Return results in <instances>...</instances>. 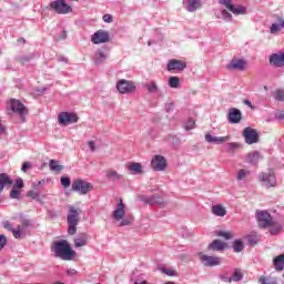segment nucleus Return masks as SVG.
<instances>
[{
  "mask_svg": "<svg viewBox=\"0 0 284 284\" xmlns=\"http://www.w3.org/2000/svg\"><path fill=\"white\" fill-rule=\"evenodd\" d=\"M51 252H53L57 258L62 261H72L77 256V252L70 246V242L67 240L55 241L51 245Z\"/></svg>",
  "mask_w": 284,
  "mask_h": 284,
  "instance_id": "f257e3e1",
  "label": "nucleus"
},
{
  "mask_svg": "<svg viewBox=\"0 0 284 284\" xmlns=\"http://www.w3.org/2000/svg\"><path fill=\"white\" fill-rule=\"evenodd\" d=\"M81 211L75 209L74 206H70L69 213L67 215V223H68V234L69 236H74L77 234V225L81 221Z\"/></svg>",
  "mask_w": 284,
  "mask_h": 284,
  "instance_id": "f03ea898",
  "label": "nucleus"
},
{
  "mask_svg": "<svg viewBox=\"0 0 284 284\" xmlns=\"http://www.w3.org/2000/svg\"><path fill=\"white\" fill-rule=\"evenodd\" d=\"M196 256L204 267H216L223 263V258L220 256L205 255L201 252Z\"/></svg>",
  "mask_w": 284,
  "mask_h": 284,
  "instance_id": "7ed1b4c3",
  "label": "nucleus"
},
{
  "mask_svg": "<svg viewBox=\"0 0 284 284\" xmlns=\"http://www.w3.org/2000/svg\"><path fill=\"white\" fill-rule=\"evenodd\" d=\"M92 184L85 180L77 179L72 182L73 192L78 194L85 195L88 192L92 191Z\"/></svg>",
  "mask_w": 284,
  "mask_h": 284,
  "instance_id": "20e7f679",
  "label": "nucleus"
},
{
  "mask_svg": "<svg viewBox=\"0 0 284 284\" xmlns=\"http://www.w3.org/2000/svg\"><path fill=\"white\" fill-rule=\"evenodd\" d=\"M258 179L264 187H276V175L274 171L262 172L258 174Z\"/></svg>",
  "mask_w": 284,
  "mask_h": 284,
  "instance_id": "39448f33",
  "label": "nucleus"
},
{
  "mask_svg": "<svg viewBox=\"0 0 284 284\" xmlns=\"http://www.w3.org/2000/svg\"><path fill=\"white\" fill-rule=\"evenodd\" d=\"M50 8L58 14H70V12H72V7L65 3V0H55L51 2Z\"/></svg>",
  "mask_w": 284,
  "mask_h": 284,
  "instance_id": "423d86ee",
  "label": "nucleus"
},
{
  "mask_svg": "<svg viewBox=\"0 0 284 284\" xmlns=\"http://www.w3.org/2000/svg\"><path fill=\"white\" fill-rule=\"evenodd\" d=\"M10 108L12 112H16V114H19L23 122H26V115L28 114V108L21 103V101L17 99L10 100Z\"/></svg>",
  "mask_w": 284,
  "mask_h": 284,
  "instance_id": "0eeeda50",
  "label": "nucleus"
},
{
  "mask_svg": "<svg viewBox=\"0 0 284 284\" xmlns=\"http://www.w3.org/2000/svg\"><path fill=\"white\" fill-rule=\"evenodd\" d=\"M257 225L265 230V227H271L272 225V215L267 211H257Z\"/></svg>",
  "mask_w": 284,
  "mask_h": 284,
  "instance_id": "6e6552de",
  "label": "nucleus"
},
{
  "mask_svg": "<svg viewBox=\"0 0 284 284\" xmlns=\"http://www.w3.org/2000/svg\"><path fill=\"white\" fill-rule=\"evenodd\" d=\"M116 90L120 92V94H130L136 90V85L132 81L120 80L116 83Z\"/></svg>",
  "mask_w": 284,
  "mask_h": 284,
  "instance_id": "1a4fd4ad",
  "label": "nucleus"
},
{
  "mask_svg": "<svg viewBox=\"0 0 284 284\" xmlns=\"http://www.w3.org/2000/svg\"><path fill=\"white\" fill-rule=\"evenodd\" d=\"M91 41L92 43H94V45H99L101 43H109L110 32L104 30H98L97 32H94V34H92Z\"/></svg>",
  "mask_w": 284,
  "mask_h": 284,
  "instance_id": "9d476101",
  "label": "nucleus"
},
{
  "mask_svg": "<svg viewBox=\"0 0 284 284\" xmlns=\"http://www.w3.org/2000/svg\"><path fill=\"white\" fill-rule=\"evenodd\" d=\"M243 136L247 145H254V143H258V132H256L255 129L250 126L245 128L243 131Z\"/></svg>",
  "mask_w": 284,
  "mask_h": 284,
  "instance_id": "9b49d317",
  "label": "nucleus"
},
{
  "mask_svg": "<svg viewBox=\"0 0 284 284\" xmlns=\"http://www.w3.org/2000/svg\"><path fill=\"white\" fill-rule=\"evenodd\" d=\"M151 168L154 172H163L168 168V160L163 155H154L151 161Z\"/></svg>",
  "mask_w": 284,
  "mask_h": 284,
  "instance_id": "f8f14e48",
  "label": "nucleus"
},
{
  "mask_svg": "<svg viewBox=\"0 0 284 284\" xmlns=\"http://www.w3.org/2000/svg\"><path fill=\"white\" fill-rule=\"evenodd\" d=\"M187 68V63L183 60L172 59L166 64L169 72H183Z\"/></svg>",
  "mask_w": 284,
  "mask_h": 284,
  "instance_id": "ddd939ff",
  "label": "nucleus"
},
{
  "mask_svg": "<svg viewBox=\"0 0 284 284\" xmlns=\"http://www.w3.org/2000/svg\"><path fill=\"white\" fill-rule=\"evenodd\" d=\"M77 121H79V118L74 113L61 112L58 115V123H60V125H70L77 123Z\"/></svg>",
  "mask_w": 284,
  "mask_h": 284,
  "instance_id": "4468645a",
  "label": "nucleus"
},
{
  "mask_svg": "<svg viewBox=\"0 0 284 284\" xmlns=\"http://www.w3.org/2000/svg\"><path fill=\"white\" fill-rule=\"evenodd\" d=\"M220 3L221 6H225V8L230 10V12H232L233 14H245V7H235L234 4H232V0H220Z\"/></svg>",
  "mask_w": 284,
  "mask_h": 284,
  "instance_id": "2eb2a0df",
  "label": "nucleus"
},
{
  "mask_svg": "<svg viewBox=\"0 0 284 284\" xmlns=\"http://www.w3.org/2000/svg\"><path fill=\"white\" fill-rule=\"evenodd\" d=\"M141 201L146 203V205H159L160 207H165V202H163V197H161V195H152L150 197L142 196Z\"/></svg>",
  "mask_w": 284,
  "mask_h": 284,
  "instance_id": "dca6fc26",
  "label": "nucleus"
},
{
  "mask_svg": "<svg viewBox=\"0 0 284 284\" xmlns=\"http://www.w3.org/2000/svg\"><path fill=\"white\" fill-rule=\"evenodd\" d=\"M243 118V114L241 113V110L236 108H232L229 110L227 120L229 123L232 125H236V123H241V119Z\"/></svg>",
  "mask_w": 284,
  "mask_h": 284,
  "instance_id": "f3484780",
  "label": "nucleus"
},
{
  "mask_svg": "<svg viewBox=\"0 0 284 284\" xmlns=\"http://www.w3.org/2000/svg\"><path fill=\"white\" fill-rule=\"evenodd\" d=\"M114 221H121L123 216H125V204H123V200H119L115 210L112 213Z\"/></svg>",
  "mask_w": 284,
  "mask_h": 284,
  "instance_id": "a211bd4d",
  "label": "nucleus"
},
{
  "mask_svg": "<svg viewBox=\"0 0 284 284\" xmlns=\"http://www.w3.org/2000/svg\"><path fill=\"white\" fill-rule=\"evenodd\" d=\"M245 65H247V62L243 59H234L231 60V62L227 64V70H245Z\"/></svg>",
  "mask_w": 284,
  "mask_h": 284,
  "instance_id": "6ab92c4d",
  "label": "nucleus"
},
{
  "mask_svg": "<svg viewBox=\"0 0 284 284\" xmlns=\"http://www.w3.org/2000/svg\"><path fill=\"white\" fill-rule=\"evenodd\" d=\"M270 63H271V65H274L275 68H283V65H284V53H273L270 57Z\"/></svg>",
  "mask_w": 284,
  "mask_h": 284,
  "instance_id": "aec40b11",
  "label": "nucleus"
},
{
  "mask_svg": "<svg viewBox=\"0 0 284 284\" xmlns=\"http://www.w3.org/2000/svg\"><path fill=\"white\" fill-rule=\"evenodd\" d=\"M205 141L207 143H215V144H221V143H227L230 141V135L225 136H213L212 134H205Z\"/></svg>",
  "mask_w": 284,
  "mask_h": 284,
  "instance_id": "412c9836",
  "label": "nucleus"
},
{
  "mask_svg": "<svg viewBox=\"0 0 284 284\" xmlns=\"http://www.w3.org/2000/svg\"><path fill=\"white\" fill-rule=\"evenodd\" d=\"M28 227H30L29 222H24L22 225H18L13 231V236L16 239H22V236H26V232L28 231Z\"/></svg>",
  "mask_w": 284,
  "mask_h": 284,
  "instance_id": "4be33fe9",
  "label": "nucleus"
},
{
  "mask_svg": "<svg viewBox=\"0 0 284 284\" xmlns=\"http://www.w3.org/2000/svg\"><path fill=\"white\" fill-rule=\"evenodd\" d=\"M226 247L227 243H224L221 240H214L209 244V250H212V252H223V250H226Z\"/></svg>",
  "mask_w": 284,
  "mask_h": 284,
  "instance_id": "5701e85b",
  "label": "nucleus"
},
{
  "mask_svg": "<svg viewBox=\"0 0 284 284\" xmlns=\"http://www.w3.org/2000/svg\"><path fill=\"white\" fill-rule=\"evenodd\" d=\"M261 159H263L261 152L254 151L252 153H247L246 163H250V165H256Z\"/></svg>",
  "mask_w": 284,
  "mask_h": 284,
  "instance_id": "b1692460",
  "label": "nucleus"
},
{
  "mask_svg": "<svg viewBox=\"0 0 284 284\" xmlns=\"http://www.w3.org/2000/svg\"><path fill=\"white\" fill-rule=\"evenodd\" d=\"M89 236L85 233H81L74 239V247H85L88 245Z\"/></svg>",
  "mask_w": 284,
  "mask_h": 284,
  "instance_id": "393cba45",
  "label": "nucleus"
},
{
  "mask_svg": "<svg viewBox=\"0 0 284 284\" xmlns=\"http://www.w3.org/2000/svg\"><path fill=\"white\" fill-rule=\"evenodd\" d=\"M202 8L201 0H187L186 2V10L187 12H196Z\"/></svg>",
  "mask_w": 284,
  "mask_h": 284,
  "instance_id": "a878e982",
  "label": "nucleus"
},
{
  "mask_svg": "<svg viewBox=\"0 0 284 284\" xmlns=\"http://www.w3.org/2000/svg\"><path fill=\"white\" fill-rule=\"evenodd\" d=\"M144 88L149 94H156V92H159V83H156L154 80L146 82Z\"/></svg>",
  "mask_w": 284,
  "mask_h": 284,
  "instance_id": "bb28decb",
  "label": "nucleus"
},
{
  "mask_svg": "<svg viewBox=\"0 0 284 284\" xmlns=\"http://www.w3.org/2000/svg\"><path fill=\"white\" fill-rule=\"evenodd\" d=\"M14 181L10 180L8 174L1 173L0 174V192H3L6 185H12Z\"/></svg>",
  "mask_w": 284,
  "mask_h": 284,
  "instance_id": "cd10ccee",
  "label": "nucleus"
},
{
  "mask_svg": "<svg viewBox=\"0 0 284 284\" xmlns=\"http://www.w3.org/2000/svg\"><path fill=\"white\" fill-rule=\"evenodd\" d=\"M215 17H216V19H223V21H226L227 23H230V21H232V13H230L225 9L216 11Z\"/></svg>",
  "mask_w": 284,
  "mask_h": 284,
  "instance_id": "c85d7f7f",
  "label": "nucleus"
},
{
  "mask_svg": "<svg viewBox=\"0 0 284 284\" xmlns=\"http://www.w3.org/2000/svg\"><path fill=\"white\" fill-rule=\"evenodd\" d=\"M273 265H274V267L277 272H283V270H284V254H281V255L276 256L273 260Z\"/></svg>",
  "mask_w": 284,
  "mask_h": 284,
  "instance_id": "c756f323",
  "label": "nucleus"
},
{
  "mask_svg": "<svg viewBox=\"0 0 284 284\" xmlns=\"http://www.w3.org/2000/svg\"><path fill=\"white\" fill-rule=\"evenodd\" d=\"M281 28H284V20L283 18L277 19V23H273L270 28L271 34H278L281 32Z\"/></svg>",
  "mask_w": 284,
  "mask_h": 284,
  "instance_id": "7c9ffc66",
  "label": "nucleus"
},
{
  "mask_svg": "<svg viewBox=\"0 0 284 284\" xmlns=\"http://www.w3.org/2000/svg\"><path fill=\"white\" fill-rule=\"evenodd\" d=\"M212 213H213L215 216H225V214H227V210H225V209L223 207V205L216 204V205H213V207H212Z\"/></svg>",
  "mask_w": 284,
  "mask_h": 284,
  "instance_id": "2f4dec72",
  "label": "nucleus"
},
{
  "mask_svg": "<svg viewBox=\"0 0 284 284\" xmlns=\"http://www.w3.org/2000/svg\"><path fill=\"white\" fill-rule=\"evenodd\" d=\"M248 244H251L253 247L254 245H258L261 241V235H258L256 232H253L246 236Z\"/></svg>",
  "mask_w": 284,
  "mask_h": 284,
  "instance_id": "473e14b6",
  "label": "nucleus"
},
{
  "mask_svg": "<svg viewBox=\"0 0 284 284\" xmlns=\"http://www.w3.org/2000/svg\"><path fill=\"white\" fill-rule=\"evenodd\" d=\"M105 59H108V54H105V52L98 50L95 52V57H94V61L97 65H101V63H103V61H105Z\"/></svg>",
  "mask_w": 284,
  "mask_h": 284,
  "instance_id": "72a5a7b5",
  "label": "nucleus"
},
{
  "mask_svg": "<svg viewBox=\"0 0 284 284\" xmlns=\"http://www.w3.org/2000/svg\"><path fill=\"white\" fill-rule=\"evenodd\" d=\"M169 88L174 90L181 88V79L179 77H170L168 82Z\"/></svg>",
  "mask_w": 284,
  "mask_h": 284,
  "instance_id": "f704fd0d",
  "label": "nucleus"
},
{
  "mask_svg": "<svg viewBox=\"0 0 284 284\" xmlns=\"http://www.w3.org/2000/svg\"><path fill=\"white\" fill-rule=\"evenodd\" d=\"M129 170L133 173V174H143V166L141 165V163L138 162H133L129 165Z\"/></svg>",
  "mask_w": 284,
  "mask_h": 284,
  "instance_id": "c9c22d12",
  "label": "nucleus"
},
{
  "mask_svg": "<svg viewBox=\"0 0 284 284\" xmlns=\"http://www.w3.org/2000/svg\"><path fill=\"white\" fill-rule=\"evenodd\" d=\"M250 174H252V171L247 169H241L237 171L236 181H245Z\"/></svg>",
  "mask_w": 284,
  "mask_h": 284,
  "instance_id": "e433bc0d",
  "label": "nucleus"
},
{
  "mask_svg": "<svg viewBox=\"0 0 284 284\" xmlns=\"http://www.w3.org/2000/svg\"><path fill=\"white\" fill-rule=\"evenodd\" d=\"M233 250L236 254L243 252V250H245V244H243V240H235L233 242Z\"/></svg>",
  "mask_w": 284,
  "mask_h": 284,
  "instance_id": "4c0bfd02",
  "label": "nucleus"
},
{
  "mask_svg": "<svg viewBox=\"0 0 284 284\" xmlns=\"http://www.w3.org/2000/svg\"><path fill=\"white\" fill-rule=\"evenodd\" d=\"M232 283H239L240 281H243V272H241L240 268H235L233 272V275L231 276Z\"/></svg>",
  "mask_w": 284,
  "mask_h": 284,
  "instance_id": "58836bf2",
  "label": "nucleus"
},
{
  "mask_svg": "<svg viewBox=\"0 0 284 284\" xmlns=\"http://www.w3.org/2000/svg\"><path fill=\"white\" fill-rule=\"evenodd\" d=\"M49 168L52 170V172H61V170H63V165H60L59 161L57 160H50Z\"/></svg>",
  "mask_w": 284,
  "mask_h": 284,
  "instance_id": "ea45409f",
  "label": "nucleus"
},
{
  "mask_svg": "<svg viewBox=\"0 0 284 284\" xmlns=\"http://www.w3.org/2000/svg\"><path fill=\"white\" fill-rule=\"evenodd\" d=\"M216 236H221L225 239V241H232V239H234V234L230 231H217Z\"/></svg>",
  "mask_w": 284,
  "mask_h": 284,
  "instance_id": "a19ab883",
  "label": "nucleus"
},
{
  "mask_svg": "<svg viewBox=\"0 0 284 284\" xmlns=\"http://www.w3.org/2000/svg\"><path fill=\"white\" fill-rule=\"evenodd\" d=\"M106 176L108 179H110L111 181H119L120 179H122V175L119 174V172L114 171V170H109L106 171Z\"/></svg>",
  "mask_w": 284,
  "mask_h": 284,
  "instance_id": "79ce46f5",
  "label": "nucleus"
},
{
  "mask_svg": "<svg viewBox=\"0 0 284 284\" xmlns=\"http://www.w3.org/2000/svg\"><path fill=\"white\" fill-rule=\"evenodd\" d=\"M27 196H29V199H33V201L41 202V194L39 193V190L29 191Z\"/></svg>",
  "mask_w": 284,
  "mask_h": 284,
  "instance_id": "37998d69",
  "label": "nucleus"
},
{
  "mask_svg": "<svg viewBox=\"0 0 284 284\" xmlns=\"http://www.w3.org/2000/svg\"><path fill=\"white\" fill-rule=\"evenodd\" d=\"M240 148H241V144H239L236 142H231L227 144L226 152L234 154L236 152V150H239Z\"/></svg>",
  "mask_w": 284,
  "mask_h": 284,
  "instance_id": "c03bdc74",
  "label": "nucleus"
},
{
  "mask_svg": "<svg viewBox=\"0 0 284 284\" xmlns=\"http://www.w3.org/2000/svg\"><path fill=\"white\" fill-rule=\"evenodd\" d=\"M144 275L141 274L136 277H132L133 284H149L148 281L143 277Z\"/></svg>",
  "mask_w": 284,
  "mask_h": 284,
  "instance_id": "a18cd8bd",
  "label": "nucleus"
},
{
  "mask_svg": "<svg viewBox=\"0 0 284 284\" xmlns=\"http://www.w3.org/2000/svg\"><path fill=\"white\" fill-rule=\"evenodd\" d=\"M275 101H284V90L277 89L274 94Z\"/></svg>",
  "mask_w": 284,
  "mask_h": 284,
  "instance_id": "49530a36",
  "label": "nucleus"
},
{
  "mask_svg": "<svg viewBox=\"0 0 284 284\" xmlns=\"http://www.w3.org/2000/svg\"><path fill=\"white\" fill-rule=\"evenodd\" d=\"M195 125H196V122H194V120L190 119L185 123L184 130H186V131L194 130Z\"/></svg>",
  "mask_w": 284,
  "mask_h": 284,
  "instance_id": "de8ad7c7",
  "label": "nucleus"
},
{
  "mask_svg": "<svg viewBox=\"0 0 284 284\" xmlns=\"http://www.w3.org/2000/svg\"><path fill=\"white\" fill-rule=\"evenodd\" d=\"M162 274H166V276H176V271L172 268H161Z\"/></svg>",
  "mask_w": 284,
  "mask_h": 284,
  "instance_id": "09e8293b",
  "label": "nucleus"
},
{
  "mask_svg": "<svg viewBox=\"0 0 284 284\" xmlns=\"http://www.w3.org/2000/svg\"><path fill=\"white\" fill-rule=\"evenodd\" d=\"M258 283L261 284H276V282L271 281L270 277L261 276L258 278Z\"/></svg>",
  "mask_w": 284,
  "mask_h": 284,
  "instance_id": "8fccbe9b",
  "label": "nucleus"
},
{
  "mask_svg": "<svg viewBox=\"0 0 284 284\" xmlns=\"http://www.w3.org/2000/svg\"><path fill=\"white\" fill-rule=\"evenodd\" d=\"M60 182H61V185H63V187H70V183H71L70 178L62 176L60 179Z\"/></svg>",
  "mask_w": 284,
  "mask_h": 284,
  "instance_id": "3c124183",
  "label": "nucleus"
},
{
  "mask_svg": "<svg viewBox=\"0 0 284 284\" xmlns=\"http://www.w3.org/2000/svg\"><path fill=\"white\" fill-rule=\"evenodd\" d=\"M20 194H21V191L13 187L11 190L9 196H10V199H19Z\"/></svg>",
  "mask_w": 284,
  "mask_h": 284,
  "instance_id": "603ef678",
  "label": "nucleus"
},
{
  "mask_svg": "<svg viewBox=\"0 0 284 284\" xmlns=\"http://www.w3.org/2000/svg\"><path fill=\"white\" fill-rule=\"evenodd\" d=\"M102 21H104V23H112V21H114V18L112 17V14L106 13L102 17Z\"/></svg>",
  "mask_w": 284,
  "mask_h": 284,
  "instance_id": "864d4df0",
  "label": "nucleus"
},
{
  "mask_svg": "<svg viewBox=\"0 0 284 284\" xmlns=\"http://www.w3.org/2000/svg\"><path fill=\"white\" fill-rule=\"evenodd\" d=\"M7 243H8V239L6 237V235L1 234L0 235V251H2L3 247H6Z\"/></svg>",
  "mask_w": 284,
  "mask_h": 284,
  "instance_id": "5fc2aeb1",
  "label": "nucleus"
},
{
  "mask_svg": "<svg viewBox=\"0 0 284 284\" xmlns=\"http://www.w3.org/2000/svg\"><path fill=\"white\" fill-rule=\"evenodd\" d=\"M23 186H24V184H23V179H18V180H16V183H14V185H13V187L14 189H19V190H21V189H23Z\"/></svg>",
  "mask_w": 284,
  "mask_h": 284,
  "instance_id": "6e6d98bb",
  "label": "nucleus"
},
{
  "mask_svg": "<svg viewBox=\"0 0 284 284\" xmlns=\"http://www.w3.org/2000/svg\"><path fill=\"white\" fill-rule=\"evenodd\" d=\"M44 183H45V180H41L39 182H33L32 187H33V190H39V187H41V185H44Z\"/></svg>",
  "mask_w": 284,
  "mask_h": 284,
  "instance_id": "4d7b16f0",
  "label": "nucleus"
},
{
  "mask_svg": "<svg viewBox=\"0 0 284 284\" xmlns=\"http://www.w3.org/2000/svg\"><path fill=\"white\" fill-rule=\"evenodd\" d=\"M4 230H8V232H11L12 234H14V227H12V224L10 222H6L3 224Z\"/></svg>",
  "mask_w": 284,
  "mask_h": 284,
  "instance_id": "13d9d810",
  "label": "nucleus"
},
{
  "mask_svg": "<svg viewBox=\"0 0 284 284\" xmlns=\"http://www.w3.org/2000/svg\"><path fill=\"white\" fill-rule=\"evenodd\" d=\"M220 278L223 281V283H232V276L220 275Z\"/></svg>",
  "mask_w": 284,
  "mask_h": 284,
  "instance_id": "bf43d9fd",
  "label": "nucleus"
},
{
  "mask_svg": "<svg viewBox=\"0 0 284 284\" xmlns=\"http://www.w3.org/2000/svg\"><path fill=\"white\" fill-rule=\"evenodd\" d=\"M174 110V103H166L165 104V112H172Z\"/></svg>",
  "mask_w": 284,
  "mask_h": 284,
  "instance_id": "052dcab7",
  "label": "nucleus"
},
{
  "mask_svg": "<svg viewBox=\"0 0 284 284\" xmlns=\"http://www.w3.org/2000/svg\"><path fill=\"white\" fill-rule=\"evenodd\" d=\"M22 172H28V170H30V162H24L23 164H22Z\"/></svg>",
  "mask_w": 284,
  "mask_h": 284,
  "instance_id": "680f3d73",
  "label": "nucleus"
},
{
  "mask_svg": "<svg viewBox=\"0 0 284 284\" xmlns=\"http://www.w3.org/2000/svg\"><path fill=\"white\" fill-rule=\"evenodd\" d=\"M88 145H89V149H90L91 152H94V150H97V146H95V144H94V141H89V142H88Z\"/></svg>",
  "mask_w": 284,
  "mask_h": 284,
  "instance_id": "e2e57ef3",
  "label": "nucleus"
},
{
  "mask_svg": "<svg viewBox=\"0 0 284 284\" xmlns=\"http://www.w3.org/2000/svg\"><path fill=\"white\" fill-rule=\"evenodd\" d=\"M120 225H121L122 227H124L125 225H130V220L122 217Z\"/></svg>",
  "mask_w": 284,
  "mask_h": 284,
  "instance_id": "0e129e2a",
  "label": "nucleus"
},
{
  "mask_svg": "<svg viewBox=\"0 0 284 284\" xmlns=\"http://www.w3.org/2000/svg\"><path fill=\"white\" fill-rule=\"evenodd\" d=\"M275 118H276L278 121H283V120H284V112H283V111L278 112V113L275 115Z\"/></svg>",
  "mask_w": 284,
  "mask_h": 284,
  "instance_id": "69168bd1",
  "label": "nucleus"
},
{
  "mask_svg": "<svg viewBox=\"0 0 284 284\" xmlns=\"http://www.w3.org/2000/svg\"><path fill=\"white\" fill-rule=\"evenodd\" d=\"M67 273L69 274V276H74V275L77 274V270H74V268H69V270L67 271Z\"/></svg>",
  "mask_w": 284,
  "mask_h": 284,
  "instance_id": "338daca9",
  "label": "nucleus"
},
{
  "mask_svg": "<svg viewBox=\"0 0 284 284\" xmlns=\"http://www.w3.org/2000/svg\"><path fill=\"white\" fill-rule=\"evenodd\" d=\"M243 103H244V105H247L248 108H253L252 101H250V100H244Z\"/></svg>",
  "mask_w": 284,
  "mask_h": 284,
  "instance_id": "774afa93",
  "label": "nucleus"
}]
</instances>
